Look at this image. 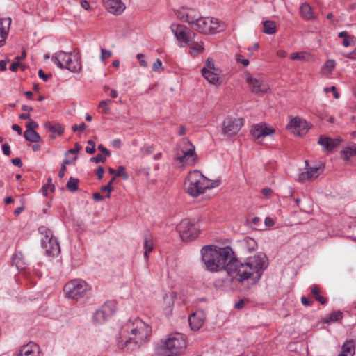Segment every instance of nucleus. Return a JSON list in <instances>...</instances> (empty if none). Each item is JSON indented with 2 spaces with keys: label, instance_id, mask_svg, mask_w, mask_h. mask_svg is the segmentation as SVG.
I'll return each instance as SVG.
<instances>
[{
  "label": "nucleus",
  "instance_id": "6",
  "mask_svg": "<svg viewBox=\"0 0 356 356\" xmlns=\"http://www.w3.org/2000/svg\"><path fill=\"white\" fill-rule=\"evenodd\" d=\"M227 273L232 281H236L239 283H243L254 274L247 261L242 263L237 259H232L229 261Z\"/></svg>",
  "mask_w": 356,
  "mask_h": 356
},
{
  "label": "nucleus",
  "instance_id": "41",
  "mask_svg": "<svg viewBox=\"0 0 356 356\" xmlns=\"http://www.w3.org/2000/svg\"><path fill=\"white\" fill-rule=\"evenodd\" d=\"M177 17L183 21L187 22L189 24L192 25L193 24V19L189 16L188 13L184 15V13H181V11L177 12Z\"/></svg>",
  "mask_w": 356,
  "mask_h": 356
},
{
  "label": "nucleus",
  "instance_id": "1",
  "mask_svg": "<svg viewBox=\"0 0 356 356\" xmlns=\"http://www.w3.org/2000/svg\"><path fill=\"white\" fill-rule=\"evenodd\" d=\"M151 334L152 327L136 318L122 326L117 338V346L122 350H134L146 343Z\"/></svg>",
  "mask_w": 356,
  "mask_h": 356
},
{
  "label": "nucleus",
  "instance_id": "5",
  "mask_svg": "<svg viewBox=\"0 0 356 356\" xmlns=\"http://www.w3.org/2000/svg\"><path fill=\"white\" fill-rule=\"evenodd\" d=\"M186 337L179 333L171 334L161 346L165 356H177L184 353L186 348Z\"/></svg>",
  "mask_w": 356,
  "mask_h": 356
},
{
  "label": "nucleus",
  "instance_id": "10",
  "mask_svg": "<svg viewBox=\"0 0 356 356\" xmlns=\"http://www.w3.org/2000/svg\"><path fill=\"white\" fill-rule=\"evenodd\" d=\"M176 229L183 241L194 240L200 234L199 228L188 219L182 220L177 225Z\"/></svg>",
  "mask_w": 356,
  "mask_h": 356
},
{
  "label": "nucleus",
  "instance_id": "13",
  "mask_svg": "<svg viewBox=\"0 0 356 356\" xmlns=\"http://www.w3.org/2000/svg\"><path fill=\"white\" fill-rule=\"evenodd\" d=\"M245 79L250 90L253 93L261 95L266 93L270 90L268 84L260 79L253 77L250 73L245 74Z\"/></svg>",
  "mask_w": 356,
  "mask_h": 356
},
{
  "label": "nucleus",
  "instance_id": "57",
  "mask_svg": "<svg viewBox=\"0 0 356 356\" xmlns=\"http://www.w3.org/2000/svg\"><path fill=\"white\" fill-rule=\"evenodd\" d=\"M2 150L5 155H7V156L10 155V146L8 143L3 144Z\"/></svg>",
  "mask_w": 356,
  "mask_h": 356
},
{
  "label": "nucleus",
  "instance_id": "35",
  "mask_svg": "<svg viewBox=\"0 0 356 356\" xmlns=\"http://www.w3.org/2000/svg\"><path fill=\"white\" fill-rule=\"evenodd\" d=\"M46 128L52 133H57L58 135H62L64 132L63 128L60 124H52L48 122L45 124Z\"/></svg>",
  "mask_w": 356,
  "mask_h": 356
},
{
  "label": "nucleus",
  "instance_id": "36",
  "mask_svg": "<svg viewBox=\"0 0 356 356\" xmlns=\"http://www.w3.org/2000/svg\"><path fill=\"white\" fill-rule=\"evenodd\" d=\"M108 172L110 174H115L116 176L122 175L124 179H127L129 177V175L125 172V168L123 166H120L117 170L110 168L108 169Z\"/></svg>",
  "mask_w": 356,
  "mask_h": 356
},
{
  "label": "nucleus",
  "instance_id": "30",
  "mask_svg": "<svg viewBox=\"0 0 356 356\" xmlns=\"http://www.w3.org/2000/svg\"><path fill=\"white\" fill-rule=\"evenodd\" d=\"M24 136L26 140L32 143L40 142L41 139L40 135L35 130H26Z\"/></svg>",
  "mask_w": 356,
  "mask_h": 356
},
{
  "label": "nucleus",
  "instance_id": "28",
  "mask_svg": "<svg viewBox=\"0 0 356 356\" xmlns=\"http://www.w3.org/2000/svg\"><path fill=\"white\" fill-rule=\"evenodd\" d=\"M300 14L305 20H311L315 18L313 15L312 8L308 3L302 4L300 6Z\"/></svg>",
  "mask_w": 356,
  "mask_h": 356
},
{
  "label": "nucleus",
  "instance_id": "14",
  "mask_svg": "<svg viewBox=\"0 0 356 356\" xmlns=\"http://www.w3.org/2000/svg\"><path fill=\"white\" fill-rule=\"evenodd\" d=\"M286 129L296 136H303L307 133L309 127L306 120L295 117L291 119Z\"/></svg>",
  "mask_w": 356,
  "mask_h": 356
},
{
  "label": "nucleus",
  "instance_id": "20",
  "mask_svg": "<svg viewBox=\"0 0 356 356\" xmlns=\"http://www.w3.org/2000/svg\"><path fill=\"white\" fill-rule=\"evenodd\" d=\"M106 9L112 14L120 15L125 10V5L121 0H102Z\"/></svg>",
  "mask_w": 356,
  "mask_h": 356
},
{
  "label": "nucleus",
  "instance_id": "50",
  "mask_svg": "<svg viewBox=\"0 0 356 356\" xmlns=\"http://www.w3.org/2000/svg\"><path fill=\"white\" fill-rule=\"evenodd\" d=\"M236 59L237 63H241L243 66L246 67L249 65V60L248 59L243 58V56L241 54H237L236 56Z\"/></svg>",
  "mask_w": 356,
  "mask_h": 356
},
{
  "label": "nucleus",
  "instance_id": "11",
  "mask_svg": "<svg viewBox=\"0 0 356 356\" xmlns=\"http://www.w3.org/2000/svg\"><path fill=\"white\" fill-rule=\"evenodd\" d=\"M244 124L243 118H227L222 124V134L227 136L236 135L241 129Z\"/></svg>",
  "mask_w": 356,
  "mask_h": 356
},
{
  "label": "nucleus",
  "instance_id": "62",
  "mask_svg": "<svg viewBox=\"0 0 356 356\" xmlns=\"http://www.w3.org/2000/svg\"><path fill=\"white\" fill-rule=\"evenodd\" d=\"M302 303L305 306H309L312 304L313 301L309 300L306 297H302L301 298Z\"/></svg>",
  "mask_w": 356,
  "mask_h": 356
},
{
  "label": "nucleus",
  "instance_id": "49",
  "mask_svg": "<svg viewBox=\"0 0 356 356\" xmlns=\"http://www.w3.org/2000/svg\"><path fill=\"white\" fill-rule=\"evenodd\" d=\"M292 60H301L304 58L303 53L294 52L290 55Z\"/></svg>",
  "mask_w": 356,
  "mask_h": 356
},
{
  "label": "nucleus",
  "instance_id": "26",
  "mask_svg": "<svg viewBox=\"0 0 356 356\" xmlns=\"http://www.w3.org/2000/svg\"><path fill=\"white\" fill-rule=\"evenodd\" d=\"M53 59L59 67L63 68V65H65L67 64L66 62L70 59V54L65 51H58L53 56Z\"/></svg>",
  "mask_w": 356,
  "mask_h": 356
},
{
  "label": "nucleus",
  "instance_id": "54",
  "mask_svg": "<svg viewBox=\"0 0 356 356\" xmlns=\"http://www.w3.org/2000/svg\"><path fill=\"white\" fill-rule=\"evenodd\" d=\"M104 173V168L102 166H99L96 170V174L97 175L98 179H102L103 178Z\"/></svg>",
  "mask_w": 356,
  "mask_h": 356
},
{
  "label": "nucleus",
  "instance_id": "34",
  "mask_svg": "<svg viewBox=\"0 0 356 356\" xmlns=\"http://www.w3.org/2000/svg\"><path fill=\"white\" fill-rule=\"evenodd\" d=\"M144 257L146 260L149 258V253L153 250V241L151 236H146L144 240Z\"/></svg>",
  "mask_w": 356,
  "mask_h": 356
},
{
  "label": "nucleus",
  "instance_id": "60",
  "mask_svg": "<svg viewBox=\"0 0 356 356\" xmlns=\"http://www.w3.org/2000/svg\"><path fill=\"white\" fill-rule=\"evenodd\" d=\"M22 65L19 63V62H14L10 66V70L12 71V72H17L18 68L21 66Z\"/></svg>",
  "mask_w": 356,
  "mask_h": 356
},
{
  "label": "nucleus",
  "instance_id": "3",
  "mask_svg": "<svg viewBox=\"0 0 356 356\" xmlns=\"http://www.w3.org/2000/svg\"><path fill=\"white\" fill-rule=\"evenodd\" d=\"M214 187L213 183L197 170L190 172L184 181V189L192 197L203 194L207 189Z\"/></svg>",
  "mask_w": 356,
  "mask_h": 356
},
{
  "label": "nucleus",
  "instance_id": "17",
  "mask_svg": "<svg viewBox=\"0 0 356 356\" xmlns=\"http://www.w3.org/2000/svg\"><path fill=\"white\" fill-rule=\"evenodd\" d=\"M275 131V129L268 126L266 123H259L254 125L251 134L256 139L264 138L266 136L273 134Z\"/></svg>",
  "mask_w": 356,
  "mask_h": 356
},
{
  "label": "nucleus",
  "instance_id": "59",
  "mask_svg": "<svg viewBox=\"0 0 356 356\" xmlns=\"http://www.w3.org/2000/svg\"><path fill=\"white\" fill-rule=\"evenodd\" d=\"M105 191H107L106 197L109 198L111 196V193L112 191V190L110 188L109 186L106 185V186L102 187L101 192L104 193Z\"/></svg>",
  "mask_w": 356,
  "mask_h": 356
},
{
  "label": "nucleus",
  "instance_id": "56",
  "mask_svg": "<svg viewBox=\"0 0 356 356\" xmlns=\"http://www.w3.org/2000/svg\"><path fill=\"white\" fill-rule=\"evenodd\" d=\"M137 58L139 60V63L140 65V66L142 67H146L147 66V61H145V60L143 59H141L142 58L144 57V55L143 54H137L136 56Z\"/></svg>",
  "mask_w": 356,
  "mask_h": 356
},
{
  "label": "nucleus",
  "instance_id": "44",
  "mask_svg": "<svg viewBox=\"0 0 356 356\" xmlns=\"http://www.w3.org/2000/svg\"><path fill=\"white\" fill-rule=\"evenodd\" d=\"M88 146L86 147V152L88 154H92L95 152V143L92 140H88Z\"/></svg>",
  "mask_w": 356,
  "mask_h": 356
},
{
  "label": "nucleus",
  "instance_id": "38",
  "mask_svg": "<svg viewBox=\"0 0 356 356\" xmlns=\"http://www.w3.org/2000/svg\"><path fill=\"white\" fill-rule=\"evenodd\" d=\"M246 249L249 252L254 251L257 248V243L256 241L250 237H246L244 239Z\"/></svg>",
  "mask_w": 356,
  "mask_h": 356
},
{
  "label": "nucleus",
  "instance_id": "61",
  "mask_svg": "<svg viewBox=\"0 0 356 356\" xmlns=\"http://www.w3.org/2000/svg\"><path fill=\"white\" fill-rule=\"evenodd\" d=\"M12 163L15 165V166H17L19 168H21L23 165L21 159L19 158H15V159H12Z\"/></svg>",
  "mask_w": 356,
  "mask_h": 356
},
{
  "label": "nucleus",
  "instance_id": "12",
  "mask_svg": "<svg viewBox=\"0 0 356 356\" xmlns=\"http://www.w3.org/2000/svg\"><path fill=\"white\" fill-rule=\"evenodd\" d=\"M170 29L180 43L185 45L188 43L191 39H195L197 35L192 31L189 30L186 26L177 24H173L170 26Z\"/></svg>",
  "mask_w": 356,
  "mask_h": 356
},
{
  "label": "nucleus",
  "instance_id": "19",
  "mask_svg": "<svg viewBox=\"0 0 356 356\" xmlns=\"http://www.w3.org/2000/svg\"><path fill=\"white\" fill-rule=\"evenodd\" d=\"M205 321V314L202 310H197L191 314L188 317V322L191 330H198L200 329Z\"/></svg>",
  "mask_w": 356,
  "mask_h": 356
},
{
  "label": "nucleus",
  "instance_id": "16",
  "mask_svg": "<svg viewBox=\"0 0 356 356\" xmlns=\"http://www.w3.org/2000/svg\"><path fill=\"white\" fill-rule=\"evenodd\" d=\"M115 304L112 301L106 302L102 308L97 310L93 316V318L99 323L105 321L115 312Z\"/></svg>",
  "mask_w": 356,
  "mask_h": 356
},
{
  "label": "nucleus",
  "instance_id": "43",
  "mask_svg": "<svg viewBox=\"0 0 356 356\" xmlns=\"http://www.w3.org/2000/svg\"><path fill=\"white\" fill-rule=\"evenodd\" d=\"M106 161V156L105 155H103L102 154H98L96 156L90 158V161L99 163H105Z\"/></svg>",
  "mask_w": 356,
  "mask_h": 356
},
{
  "label": "nucleus",
  "instance_id": "22",
  "mask_svg": "<svg viewBox=\"0 0 356 356\" xmlns=\"http://www.w3.org/2000/svg\"><path fill=\"white\" fill-rule=\"evenodd\" d=\"M322 172L323 169L320 167L309 168L307 171L299 175V181L301 182L312 181L317 178Z\"/></svg>",
  "mask_w": 356,
  "mask_h": 356
},
{
  "label": "nucleus",
  "instance_id": "32",
  "mask_svg": "<svg viewBox=\"0 0 356 356\" xmlns=\"http://www.w3.org/2000/svg\"><path fill=\"white\" fill-rule=\"evenodd\" d=\"M321 289L318 286L314 285L312 288L311 293L315 298V300L319 302L321 305H325L327 302V298L320 295Z\"/></svg>",
  "mask_w": 356,
  "mask_h": 356
},
{
  "label": "nucleus",
  "instance_id": "52",
  "mask_svg": "<svg viewBox=\"0 0 356 356\" xmlns=\"http://www.w3.org/2000/svg\"><path fill=\"white\" fill-rule=\"evenodd\" d=\"M162 67V62L160 59H157L156 61L152 65V70L155 72H159Z\"/></svg>",
  "mask_w": 356,
  "mask_h": 356
},
{
  "label": "nucleus",
  "instance_id": "31",
  "mask_svg": "<svg viewBox=\"0 0 356 356\" xmlns=\"http://www.w3.org/2000/svg\"><path fill=\"white\" fill-rule=\"evenodd\" d=\"M343 318V313L338 310L330 313L326 318L323 319V323H330L336 322Z\"/></svg>",
  "mask_w": 356,
  "mask_h": 356
},
{
  "label": "nucleus",
  "instance_id": "23",
  "mask_svg": "<svg viewBox=\"0 0 356 356\" xmlns=\"http://www.w3.org/2000/svg\"><path fill=\"white\" fill-rule=\"evenodd\" d=\"M220 70H202V76L211 84L219 86L221 84V81H220Z\"/></svg>",
  "mask_w": 356,
  "mask_h": 356
},
{
  "label": "nucleus",
  "instance_id": "8",
  "mask_svg": "<svg viewBox=\"0 0 356 356\" xmlns=\"http://www.w3.org/2000/svg\"><path fill=\"white\" fill-rule=\"evenodd\" d=\"M88 289V286L85 281L74 279L65 284L63 291L67 298L77 300L84 296Z\"/></svg>",
  "mask_w": 356,
  "mask_h": 356
},
{
  "label": "nucleus",
  "instance_id": "63",
  "mask_svg": "<svg viewBox=\"0 0 356 356\" xmlns=\"http://www.w3.org/2000/svg\"><path fill=\"white\" fill-rule=\"evenodd\" d=\"M245 305V300L241 299L237 302L235 303L234 307L236 309H242Z\"/></svg>",
  "mask_w": 356,
  "mask_h": 356
},
{
  "label": "nucleus",
  "instance_id": "18",
  "mask_svg": "<svg viewBox=\"0 0 356 356\" xmlns=\"http://www.w3.org/2000/svg\"><path fill=\"white\" fill-rule=\"evenodd\" d=\"M341 141L339 138H332L325 135H321L318 138V143L322 146L323 149L331 152L339 146Z\"/></svg>",
  "mask_w": 356,
  "mask_h": 356
},
{
  "label": "nucleus",
  "instance_id": "21",
  "mask_svg": "<svg viewBox=\"0 0 356 356\" xmlns=\"http://www.w3.org/2000/svg\"><path fill=\"white\" fill-rule=\"evenodd\" d=\"M18 356H40V347L33 342L22 346Z\"/></svg>",
  "mask_w": 356,
  "mask_h": 356
},
{
  "label": "nucleus",
  "instance_id": "24",
  "mask_svg": "<svg viewBox=\"0 0 356 356\" xmlns=\"http://www.w3.org/2000/svg\"><path fill=\"white\" fill-rule=\"evenodd\" d=\"M10 19L0 20V47L3 46L10 29Z\"/></svg>",
  "mask_w": 356,
  "mask_h": 356
},
{
  "label": "nucleus",
  "instance_id": "27",
  "mask_svg": "<svg viewBox=\"0 0 356 356\" xmlns=\"http://www.w3.org/2000/svg\"><path fill=\"white\" fill-rule=\"evenodd\" d=\"M72 57V54H70V59L66 62L65 65H63V68H66L72 72H79L81 69V62L74 56V58Z\"/></svg>",
  "mask_w": 356,
  "mask_h": 356
},
{
  "label": "nucleus",
  "instance_id": "55",
  "mask_svg": "<svg viewBox=\"0 0 356 356\" xmlns=\"http://www.w3.org/2000/svg\"><path fill=\"white\" fill-rule=\"evenodd\" d=\"M81 145L76 143L73 149H70L68 152L70 154H76L81 149Z\"/></svg>",
  "mask_w": 356,
  "mask_h": 356
},
{
  "label": "nucleus",
  "instance_id": "48",
  "mask_svg": "<svg viewBox=\"0 0 356 356\" xmlns=\"http://www.w3.org/2000/svg\"><path fill=\"white\" fill-rule=\"evenodd\" d=\"M324 91L327 93L329 92H333V95L335 99H338L339 97V92L337 91V88L335 86H331L330 88H325L324 89Z\"/></svg>",
  "mask_w": 356,
  "mask_h": 356
},
{
  "label": "nucleus",
  "instance_id": "2",
  "mask_svg": "<svg viewBox=\"0 0 356 356\" xmlns=\"http://www.w3.org/2000/svg\"><path fill=\"white\" fill-rule=\"evenodd\" d=\"M202 261L207 269L210 272H219L225 269L227 271L229 261L234 255V251L229 246L219 247L209 245L201 250Z\"/></svg>",
  "mask_w": 356,
  "mask_h": 356
},
{
  "label": "nucleus",
  "instance_id": "64",
  "mask_svg": "<svg viewBox=\"0 0 356 356\" xmlns=\"http://www.w3.org/2000/svg\"><path fill=\"white\" fill-rule=\"evenodd\" d=\"M38 76L40 78L42 79L44 81H47L49 78V76L47 75L42 70H40L38 71Z\"/></svg>",
  "mask_w": 356,
  "mask_h": 356
},
{
  "label": "nucleus",
  "instance_id": "46",
  "mask_svg": "<svg viewBox=\"0 0 356 356\" xmlns=\"http://www.w3.org/2000/svg\"><path fill=\"white\" fill-rule=\"evenodd\" d=\"M335 67V62L333 60H328L324 65V68L327 69L329 72H332Z\"/></svg>",
  "mask_w": 356,
  "mask_h": 356
},
{
  "label": "nucleus",
  "instance_id": "15",
  "mask_svg": "<svg viewBox=\"0 0 356 356\" xmlns=\"http://www.w3.org/2000/svg\"><path fill=\"white\" fill-rule=\"evenodd\" d=\"M247 262L252 268L254 273H258L263 271L268 266V259L264 253H257L252 257L247 259Z\"/></svg>",
  "mask_w": 356,
  "mask_h": 356
},
{
  "label": "nucleus",
  "instance_id": "33",
  "mask_svg": "<svg viewBox=\"0 0 356 356\" xmlns=\"http://www.w3.org/2000/svg\"><path fill=\"white\" fill-rule=\"evenodd\" d=\"M264 33L272 35L276 33V23L274 21L266 20L264 22Z\"/></svg>",
  "mask_w": 356,
  "mask_h": 356
},
{
  "label": "nucleus",
  "instance_id": "39",
  "mask_svg": "<svg viewBox=\"0 0 356 356\" xmlns=\"http://www.w3.org/2000/svg\"><path fill=\"white\" fill-rule=\"evenodd\" d=\"M78 184H79L78 179L74 178V177H70L66 184V187L67 188V189L70 191H76L78 190V188H79Z\"/></svg>",
  "mask_w": 356,
  "mask_h": 356
},
{
  "label": "nucleus",
  "instance_id": "42",
  "mask_svg": "<svg viewBox=\"0 0 356 356\" xmlns=\"http://www.w3.org/2000/svg\"><path fill=\"white\" fill-rule=\"evenodd\" d=\"M112 56L113 53L111 51L105 49L104 48L101 49L100 59L102 62H104L106 58H109Z\"/></svg>",
  "mask_w": 356,
  "mask_h": 356
},
{
  "label": "nucleus",
  "instance_id": "45",
  "mask_svg": "<svg viewBox=\"0 0 356 356\" xmlns=\"http://www.w3.org/2000/svg\"><path fill=\"white\" fill-rule=\"evenodd\" d=\"M356 41V39H355L353 37H348L347 38H345L343 40V45L346 47L349 46H355V42Z\"/></svg>",
  "mask_w": 356,
  "mask_h": 356
},
{
  "label": "nucleus",
  "instance_id": "4",
  "mask_svg": "<svg viewBox=\"0 0 356 356\" xmlns=\"http://www.w3.org/2000/svg\"><path fill=\"white\" fill-rule=\"evenodd\" d=\"M197 159L195 146L188 140H182L177 148L175 161L178 167L194 166Z\"/></svg>",
  "mask_w": 356,
  "mask_h": 356
},
{
  "label": "nucleus",
  "instance_id": "7",
  "mask_svg": "<svg viewBox=\"0 0 356 356\" xmlns=\"http://www.w3.org/2000/svg\"><path fill=\"white\" fill-rule=\"evenodd\" d=\"M41 234L42 247L47 255L55 256L60 252V245L57 239L54 236L52 231L45 226L38 229Z\"/></svg>",
  "mask_w": 356,
  "mask_h": 356
},
{
  "label": "nucleus",
  "instance_id": "58",
  "mask_svg": "<svg viewBox=\"0 0 356 356\" xmlns=\"http://www.w3.org/2000/svg\"><path fill=\"white\" fill-rule=\"evenodd\" d=\"M86 126L84 123H81L79 125H77V124H74L73 127H72V131L74 132L76 131L77 130H84L86 129Z\"/></svg>",
  "mask_w": 356,
  "mask_h": 356
},
{
  "label": "nucleus",
  "instance_id": "47",
  "mask_svg": "<svg viewBox=\"0 0 356 356\" xmlns=\"http://www.w3.org/2000/svg\"><path fill=\"white\" fill-rule=\"evenodd\" d=\"M111 102V100H104V101H102V102H100V103L99 104V106L100 108H104V113H108L109 111H110V108L107 106Z\"/></svg>",
  "mask_w": 356,
  "mask_h": 356
},
{
  "label": "nucleus",
  "instance_id": "53",
  "mask_svg": "<svg viewBox=\"0 0 356 356\" xmlns=\"http://www.w3.org/2000/svg\"><path fill=\"white\" fill-rule=\"evenodd\" d=\"M98 149L102 152V154L105 155L106 156H110L111 152L108 151L103 145L100 144L98 145Z\"/></svg>",
  "mask_w": 356,
  "mask_h": 356
},
{
  "label": "nucleus",
  "instance_id": "37",
  "mask_svg": "<svg viewBox=\"0 0 356 356\" xmlns=\"http://www.w3.org/2000/svg\"><path fill=\"white\" fill-rule=\"evenodd\" d=\"M354 155H356V146L354 147H347L341 152V157L346 161L349 160Z\"/></svg>",
  "mask_w": 356,
  "mask_h": 356
},
{
  "label": "nucleus",
  "instance_id": "51",
  "mask_svg": "<svg viewBox=\"0 0 356 356\" xmlns=\"http://www.w3.org/2000/svg\"><path fill=\"white\" fill-rule=\"evenodd\" d=\"M26 127V130H35L38 127V124L31 119L27 122Z\"/></svg>",
  "mask_w": 356,
  "mask_h": 356
},
{
  "label": "nucleus",
  "instance_id": "29",
  "mask_svg": "<svg viewBox=\"0 0 356 356\" xmlns=\"http://www.w3.org/2000/svg\"><path fill=\"white\" fill-rule=\"evenodd\" d=\"M341 352L348 355V356H353L355 353V346L353 340L347 341L342 346Z\"/></svg>",
  "mask_w": 356,
  "mask_h": 356
},
{
  "label": "nucleus",
  "instance_id": "9",
  "mask_svg": "<svg viewBox=\"0 0 356 356\" xmlns=\"http://www.w3.org/2000/svg\"><path fill=\"white\" fill-rule=\"evenodd\" d=\"M191 26L201 33L212 34L218 31V29L220 28V22L218 19L215 18L199 17L195 21L193 20V24Z\"/></svg>",
  "mask_w": 356,
  "mask_h": 356
},
{
  "label": "nucleus",
  "instance_id": "40",
  "mask_svg": "<svg viewBox=\"0 0 356 356\" xmlns=\"http://www.w3.org/2000/svg\"><path fill=\"white\" fill-rule=\"evenodd\" d=\"M218 68L215 67L214 62L212 58H208L206 61L205 66L203 67L202 70L210 71V70H216Z\"/></svg>",
  "mask_w": 356,
  "mask_h": 356
},
{
  "label": "nucleus",
  "instance_id": "25",
  "mask_svg": "<svg viewBox=\"0 0 356 356\" xmlns=\"http://www.w3.org/2000/svg\"><path fill=\"white\" fill-rule=\"evenodd\" d=\"M186 45L190 47L189 53L193 56H195L197 54L203 52L204 49L203 42L196 41L195 39H191V40Z\"/></svg>",
  "mask_w": 356,
  "mask_h": 356
}]
</instances>
